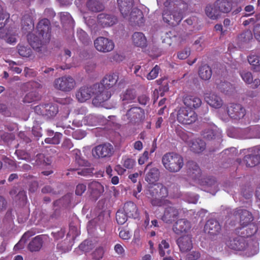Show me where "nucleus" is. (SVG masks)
I'll return each instance as SVG.
<instances>
[{
  "label": "nucleus",
  "instance_id": "bf43d9fd",
  "mask_svg": "<svg viewBox=\"0 0 260 260\" xmlns=\"http://www.w3.org/2000/svg\"><path fill=\"white\" fill-rule=\"evenodd\" d=\"M86 190V186L83 183H80L76 186L75 193L77 196H81L85 192Z\"/></svg>",
  "mask_w": 260,
  "mask_h": 260
},
{
  "label": "nucleus",
  "instance_id": "a211bd4d",
  "mask_svg": "<svg viewBox=\"0 0 260 260\" xmlns=\"http://www.w3.org/2000/svg\"><path fill=\"white\" fill-rule=\"evenodd\" d=\"M177 243L182 252H186L192 248L191 237L190 235L186 234L178 239Z\"/></svg>",
  "mask_w": 260,
  "mask_h": 260
},
{
  "label": "nucleus",
  "instance_id": "13d9d810",
  "mask_svg": "<svg viewBox=\"0 0 260 260\" xmlns=\"http://www.w3.org/2000/svg\"><path fill=\"white\" fill-rule=\"evenodd\" d=\"M104 249L102 247L96 249L92 253V257L96 260H99L102 258L104 255Z\"/></svg>",
  "mask_w": 260,
  "mask_h": 260
},
{
  "label": "nucleus",
  "instance_id": "423d86ee",
  "mask_svg": "<svg viewBox=\"0 0 260 260\" xmlns=\"http://www.w3.org/2000/svg\"><path fill=\"white\" fill-rule=\"evenodd\" d=\"M177 119L182 124H190L197 120V115L190 108L182 107L178 111Z\"/></svg>",
  "mask_w": 260,
  "mask_h": 260
},
{
  "label": "nucleus",
  "instance_id": "9b49d317",
  "mask_svg": "<svg viewBox=\"0 0 260 260\" xmlns=\"http://www.w3.org/2000/svg\"><path fill=\"white\" fill-rule=\"evenodd\" d=\"M144 117V112L140 108L133 107L130 109L123 116V119L125 122L132 124L140 122Z\"/></svg>",
  "mask_w": 260,
  "mask_h": 260
},
{
  "label": "nucleus",
  "instance_id": "49530a36",
  "mask_svg": "<svg viewBox=\"0 0 260 260\" xmlns=\"http://www.w3.org/2000/svg\"><path fill=\"white\" fill-rule=\"evenodd\" d=\"M62 135L59 133H56L52 138L45 139V142L48 144H58L60 143Z\"/></svg>",
  "mask_w": 260,
  "mask_h": 260
},
{
  "label": "nucleus",
  "instance_id": "20e7f679",
  "mask_svg": "<svg viewBox=\"0 0 260 260\" xmlns=\"http://www.w3.org/2000/svg\"><path fill=\"white\" fill-rule=\"evenodd\" d=\"M162 162L166 169L170 172H177L183 166L182 156L174 152L165 154L162 157Z\"/></svg>",
  "mask_w": 260,
  "mask_h": 260
},
{
  "label": "nucleus",
  "instance_id": "4c0bfd02",
  "mask_svg": "<svg viewBox=\"0 0 260 260\" xmlns=\"http://www.w3.org/2000/svg\"><path fill=\"white\" fill-rule=\"evenodd\" d=\"M135 91L133 89H127L121 95V99L124 104L132 102L136 98Z\"/></svg>",
  "mask_w": 260,
  "mask_h": 260
},
{
  "label": "nucleus",
  "instance_id": "8fccbe9b",
  "mask_svg": "<svg viewBox=\"0 0 260 260\" xmlns=\"http://www.w3.org/2000/svg\"><path fill=\"white\" fill-rule=\"evenodd\" d=\"M74 154L75 155V161L79 166L86 165L87 162L81 157V151L78 149L74 150Z\"/></svg>",
  "mask_w": 260,
  "mask_h": 260
},
{
  "label": "nucleus",
  "instance_id": "393cba45",
  "mask_svg": "<svg viewBox=\"0 0 260 260\" xmlns=\"http://www.w3.org/2000/svg\"><path fill=\"white\" fill-rule=\"evenodd\" d=\"M118 76L115 73L106 75L99 85L102 86L106 89H110L118 81Z\"/></svg>",
  "mask_w": 260,
  "mask_h": 260
},
{
  "label": "nucleus",
  "instance_id": "f03ea898",
  "mask_svg": "<svg viewBox=\"0 0 260 260\" xmlns=\"http://www.w3.org/2000/svg\"><path fill=\"white\" fill-rule=\"evenodd\" d=\"M117 4L120 13L125 20L139 25L143 23L142 12L136 8L132 9L133 0H117Z\"/></svg>",
  "mask_w": 260,
  "mask_h": 260
},
{
  "label": "nucleus",
  "instance_id": "f3484780",
  "mask_svg": "<svg viewBox=\"0 0 260 260\" xmlns=\"http://www.w3.org/2000/svg\"><path fill=\"white\" fill-rule=\"evenodd\" d=\"M191 228L190 223L185 219L177 220L173 226V231L177 235L187 234Z\"/></svg>",
  "mask_w": 260,
  "mask_h": 260
},
{
  "label": "nucleus",
  "instance_id": "4468645a",
  "mask_svg": "<svg viewBox=\"0 0 260 260\" xmlns=\"http://www.w3.org/2000/svg\"><path fill=\"white\" fill-rule=\"evenodd\" d=\"M152 162L149 163L145 168V171L146 172L145 180L150 185H154L157 184L156 182L158 180L159 178V171L156 168H149Z\"/></svg>",
  "mask_w": 260,
  "mask_h": 260
},
{
  "label": "nucleus",
  "instance_id": "c85d7f7f",
  "mask_svg": "<svg viewBox=\"0 0 260 260\" xmlns=\"http://www.w3.org/2000/svg\"><path fill=\"white\" fill-rule=\"evenodd\" d=\"M89 190L94 198H98L104 192V186L99 182L92 181L89 184Z\"/></svg>",
  "mask_w": 260,
  "mask_h": 260
},
{
  "label": "nucleus",
  "instance_id": "c9c22d12",
  "mask_svg": "<svg viewBox=\"0 0 260 260\" xmlns=\"http://www.w3.org/2000/svg\"><path fill=\"white\" fill-rule=\"evenodd\" d=\"M22 29L24 30L31 29L34 27V23L31 16L29 14L24 15L21 20Z\"/></svg>",
  "mask_w": 260,
  "mask_h": 260
},
{
  "label": "nucleus",
  "instance_id": "ddd939ff",
  "mask_svg": "<svg viewBox=\"0 0 260 260\" xmlns=\"http://www.w3.org/2000/svg\"><path fill=\"white\" fill-rule=\"evenodd\" d=\"M228 115L234 119L243 118L246 113L245 109L240 104H230L226 108Z\"/></svg>",
  "mask_w": 260,
  "mask_h": 260
},
{
  "label": "nucleus",
  "instance_id": "a18cd8bd",
  "mask_svg": "<svg viewBox=\"0 0 260 260\" xmlns=\"http://www.w3.org/2000/svg\"><path fill=\"white\" fill-rule=\"evenodd\" d=\"M249 63L253 66H255V70L258 72V70H260V57L256 55H250L248 58Z\"/></svg>",
  "mask_w": 260,
  "mask_h": 260
},
{
  "label": "nucleus",
  "instance_id": "aec40b11",
  "mask_svg": "<svg viewBox=\"0 0 260 260\" xmlns=\"http://www.w3.org/2000/svg\"><path fill=\"white\" fill-rule=\"evenodd\" d=\"M148 192L152 197L157 196L158 197L161 198L167 197L168 194L167 188L161 184H157L150 186L149 188Z\"/></svg>",
  "mask_w": 260,
  "mask_h": 260
},
{
  "label": "nucleus",
  "instance_id": "de8ad7c7",
  "mask_svg": "<svg viewBox=\"0 0 260 260\" xmlns=\"http://www.w3.org/2000/svg\"><path fill=\"white\" fill-rule=\"evenodd\" d=\"M127 217L128 216L123 211V210L118 211L116 214V220L119 224H124L126 221Z\"/></svg>",
  "mask_w": 260,
  "mask_h": 260
},
{
  "label": "nucleus",
  "instance_id": "2eb2a0df",
  "mask_svg": "<svg viewBox=\"0 0 260 260\" xmlns=\"http://www.w3.org/2000/svg\"><path fill=\"white\" fill-rule=\"evenodd\" d=\"M221 135V131L214 124L206 126L202 133L203 138L207 140L213 139H220Z\"/></svg>",
  "mask_w": 260,
  "mask_h": 260
},
{
  "label": "nucleus",
  "instance_id": "412c9836",
  "mask_svg": "<svg viewBox=\"0 0 260 260\" xmlns=\"http://www.w3.org/2000/svg\"><path fill=\"white\" fill-rule=\"evenodd\" d=\"M179 215V211L172 206L166 208L162 220L167 222L171 223L174 221Z\"/></svg>",
  "mask_w": 260,
  "mask_h": 260
},
{
  "label": "nucleus",
  "instance_id": "6e6d98bb",
  "mask_svg": "<svg viewBox=\"0 0 260 260\" xmlns=\"http://www.w3.org/2000/svg\"><path fill=\"white\" fill-rule=\"evenodd\" d=\"M61 21L63 23H71L72 22V18L68 12H61L60 13Z\"/></svg>",
  "mask_w": 260,
  "mask_h": 260
},
{
  "label": "nucleus",
  "instance_id": "09e8293b",
  "mask_svg": "<svg viewBox=\"0 0 260 260\" xmlns=\"http://www.w3.org/2000/svg\"><path fill=\"white\" fill-rule=\"evenodd\" d=\"M77 34L78 38L83 43H87L90 41V39L88 35L83 30L81 29H78L77 30Z\"/></svg>",
  "mask_w": 260,
  "mask_h": 260
},
{
  "label": "nucleus",
  "instance_id": "b1692460",
  "mask_svg": "<svg viewBox=\"0 0 260 260\" xmlns=\"http://www.w3.org/2000/svg\"><path fill=\"white\" fill-rule=\"evenodd\" d=\"M226 244L230 248L236 250H243L247 247L245 240L242 237H237L233 240H230Z\"/></svg>",
  "mask_w": 260,
  "mask_h": 260
},
{
  "label": "nucleus",
  "instance_id": "4be33fe9",
  "mask_svg": "<svg viewBox=\"0 0 260 260\" xmlns=\"http://www.w3.org/2000/svg\"><path fill=\"white\" fill-rule=\"evenodd\" d=\"M205 100L208 104L215 108H219L223 105L221 99L214 93H207Z\"/></svg>",
  "mask_w": 260,
  "mask_h": 260
},
{
  "label": "nucleus",
  "instance_id": "37998d69",
  "mask_svg": "<svg viewBox=\"0 0 260 260\" xmlns=\"http://www.w3.org/2000/svg\"><path fill=\"white\" fill-rule=\"evenodd\" d=\"M218 89L225 94H230L234 90L233 86L229 82H221L218 84Z\"/></svg>",
  "mask_w": 260,
  "mask_h": 260
},
{
  "label": "nucleus",
  "instance_id": "58836bf2",
  "mask_svg": "<svg viewBox=\"0 0 260 260\" xmlns=\"http://www.w3.org/2000/svg\"><path fill=\"white\" fill-rule=\"evenodd\" d=\"M58 108L55 105L48 104L45 105V116L51 118L54 116L58 112Z\"/></svg>",
  "mask_w": 260,
  "mask_h": 260
},
{
  "label": "nucleus",
  "instance_id": "a878e982",
  "mask_svg": "<svg viewBox=\"0 0 260 260\" xmlns=\"http://www.w3.org/2000/svg\"><path fill=\"white\" fill-rule=\"evenodd\" d=\"M191 151L195 153H200L204 151L206 147L205 142L199 139H194L187 142Z\"/></svg>",
  "mask_w": 260,
  "mask_h": 260
},
{
  "label": "nucleus",
  "instance_id": "7c9ffc66",
  "mask_svg": "<svg viewBox=\"0 0 260 260\" xmlns=\"http://www.w3.org/2000/svg\"><path fill=\"white\" fill-rule=\"evenodd\" d=\"M184 104L188 108H199L202 104L201 99L194 96H186L184 99Z\"/></svg>",
  "mask_w": 260,
  "mask_h": 260
},
{
  "label": "nucleus",
  "instance_id": "6e6552de",
  "mask_svg": "<svg viewBox=\"0 0 260 260\" xmlns=\"http://www.w3.org/2000/svg\"><path fill=\"white\" fill-rule=\"evenodd\" d=\"M76 82L73 78L65 76L55 80L54 87L63 91H70L76 87Z\"/></svg>",
  "mask_w": 260,
  "mask_h": 260
},
{
  "label": "nucleus",
  "instance_id": "dca6fc26",
  "mask_svg": "<svg viewBox=\"0 0 260 260\" xmlns=\"http://www.w3.org/2000/svg\"><path fill=\"white\" fill-rule=\"evenodd\" d=\"M234 215L236 218H239L240 225L243 227L248 225L253 220L251 213L245 209H238L235 212Z\"/></svg>",
  "mask_w": 260,
  "mask_h": 260
},
{
  "label": "nucleus",
  "instance_id": "e2e57ef3",
  "mask_svg": "<svg viewBox=\"0 0 260 260\" xmlns=\"http://www.w3.org/2000/svg\"><path fill=\"white\" fill-rule=\"evenodd\" d=\"M253 32L255 38L260 42V24H256L254 26Z\"/></svg>",
  "mask_w": 260,
  "mask_h": 260
},
{
  "label": "nucleus",
  "instance_id": "473e14b6",
  "mask_svg": "<svg viewBox=\"0 0 260 260\" xmlns=\"http://www.w3.org/2000/svg\"><path fill=\"white\" fill-rule=\"evenodd\" d=\"M132 41L134 44L138 47H143L146 45V39L140 32H136L133 35Z\"/></svg>",
  "mask_w": 260,
  "mask_h": 260
},
{
  "label": "nucleus",
  "instance_id": "f8f14e48",
  "mask_svg": "<svg viewBox=\"0 0 260 260\" xmlns=\"http://www.w3.org/2000/svg\"><path fill=\"white\" fill-rule=\"evenodd\" d=\"M113 152V147L109 143L99 145L92 150V154L96 157H106L110 156Z\"/></svg>",
  "mask_w": 260,
  "mask_h": 260
},
{
  "label": "nucleus",
  "instance_id": "cd10ccee",
  "mask_svg": "<svg viewBox=\"0 0 260 260\" xmlns=\"http://www.w3.org/2000/svg\"><path fill=\"white\" fill-rule=\"evenodd\" d=\"M240 75L243 80L246 84H252V87L253 88H257L260 85V80L255 79L253 80V76L250 72L244 71L240 73Z\"/></svg>",
  "mask_w": 260,
  "mask_h": 260
},
{
  "label": "nucleus",
  "instance_id": "72a5a7b5",
  "mask_svg": "<svg viewBox=\"0 0 260 260\" xmlns=\"http://www.w3.org/2000/svg\"><path fill=\"white\" fill-rule=\"evenodd\" d=\"M212 70L209 66L206 64L201 66L199 71L200 77L204 80H208L211 77Z\"/></svg>",
  "mask_w": 260,
  "mask_h": 260
},
{
  "label": "nucleus",
  "instance_id": "1a4fd4ad",
  "mask_svg": "<svg viewBox=\"0 0 260 260\" xmlns=\"http://www.w3.org/2000/svg\"><path fill=\"white\" fill-rule=\"evenodd\" d=\"M248 154L245 155L243 163L249 167H252L260 162V148L254 147L247 150Z\"/></svg>",
  "mask_w": 260,
  "mask_h": 260
},
{
  "label": "nucleus",
  "instance_id": "774afa93",
  "mask_svg": "<svg viewBox=\"0 0 260 260\" xmlns=\"http://www.w3.org/2000/svg\"><path fill=\"white\" fill-rule=\"evenodd\" d=\"M119 237L123 240H128L131 238L130 233L125 230H121L119 232Z\"/></svg>",
  "mask_w": 260,
  "mask_h": 260
},
{
  "label": "nucleus",
  "instance_id": "9d476101",
  "mask_svg": "<svg viewBox=\"0 0 260 260\" xmlns=\"http://www.w3.org/2000/svg\"><path fill=\"white\" fill-rule=\"evenodd\" d=\"M94 46L98 51L103 53L112 51L115 46L112 40L103 37L97 38L94 41Z\"/></svg>",
  "mask_w": 260,
  "mask_h": 260
},
{
  "label": "nucleus",
  "instance_id": "5701e85b",
  "mask_svg": "<svg viewBox=\"0 0 260 260\" xmlns=\"http://www.w3.org/2000/svg\"><path fill=\"white\" fill-rule=\"evenodd\" d=\"M84 3L86 2V7L90 11L97 12L102 11L104 9V6L102 3H100L96 0H76L75 3Z\"/></svg>",
  "mask_w": 260,
  "mask_h": 260
},
{
  "label": "nucleus",
  "instance_id": "bb28decb",
  "mask_svg": "<svg viewBox=\"0 0 260 260\" xmlns=\"http://www.w3.org/2000/svg\"><path fill=\"white\" fill-rule=\"evenodd\" d=\"M220 229L221 226L218 222L213 219L209 220L204 227L205 232L211 235L217 234Z\"/></svg>",
  "mask_w": 260,
  "mask_h": 260
},
{
  "label": "nucleus",
  "instance_id": "2f4dec72",
  "mask_svg": "<svg viewBox=\"0 0 260 260\" xmlns=\"http://www.w3.org/2000/svg\"><path fill=\"white\" fill-rule=\"evenodd\" d=\"M215 8L218 10L219 13H227L232 10V6L226 0H217L215 3Z\"/></svg>",
  "mask_w": 260,
  "mask_h": 260
},
{
  "label": "nucleus",
  "instance_id": "79ce46f5",
  "mask_svg": "<svg viewBox=\"0 0 260 260\" xmlns=\"http://www.w3.org/2000/svg\"><path fill=\"white\" fill-rule=\"evenodd\" d=\"M17 48L19 54L22 57H28L31 54V50L28 45L19 44Z\"/></svg>",
  "mask_w": 260,
  "mask_h": 260
},
{
  "label": "nucleus",
  "instance_id": "f257e3e1",
  "mask_svg": "<svg viewBox=\"0 0 260 260\" xmlns=\"http://www.w3.org/2000/svg\"><path fill=\"white\" fill-rule=\"evenodd\" d=\"M162 18L169 23L172 19L178 24L183 18V12L187 9V4L182 0H166L164 4Z\"/></svg>",
  "mask_w": 260,
  "mask_h": 260
},
{
  "label": "nucleus",
  "instance_id": "39448f33",
  "mask_svg": "<svg viewBox=\"0 0 260 260\" xmlns=\"http://www.w3.org/2000/svg\"><path fill=\"white\" fill-rule=\"evenodd\" d=\"M117 19L115 16L110 14L101 13L97 17V24L91 26L92 33L96 34L101 28L112 26L116 23Z\"/></svg>",
  "mask_w": 260,
  "mask_h": 260
},
{
  "label": "nucleus",
  "instance_id": "3c124183",
  "mask_svg": "<svg viewBox=\"0 0 260 260\" xmlns=\"http://www.w3.org/2000/svg\"><path fill=\"white\" fill-rule=\"evenodd\" d=\"M159 71V67L157 65H156L147 75V79L149 80H151L156 78L158 76Z\"/></svg>",
  "mask_w": 260,
  "mask_h": 260
},
{
  "label": "nucleus",
  "instance_id": "864d4df0",
  "mask_svg": "<svg viewBox=\"0 0 260 260\" xmlns=\"http://www.w3.org/2000/svg\"><path fill=\"white\" fill-rule=\"evenodd\" d=\"M39 93L37 91H32L28 93L24 98V101L27 103H30L37 99Z\"/></svg>",
  "mask_w": 260,
  "mask_h": 260
},
{
  "label": "nucleus",
  "instance_id": "e433bc0d",
  "mask_svg": "<svg viewBox=\"0 0 260 260\" xmlns=\"http://www.w3.org/2000/svg\"><path fill=\"white\" fill-rule=\"evenodd\" d=\"M42 246V239L41 236H37L29 243L28 249L31 251H37L40 249Z\"/></svg>",
  "mask_w": 260,
  "mask_h": 260
},
{
  "label": "nucleus",
  "instance_id": "f704fd0d",
  "mask_svg": "<svg viewBox=\"0 0 260 260\" xmlns=\"http://www.w3.org/2000/svg\"><path fill=\"white\" fill-rule=\"evenodd\" d=\"M205 11L206 15L212 20L218 19L220 16L218 10L215 8V5L214 7L210 5H207L205 8Z\"/></svg>",
  "mask_w": 260,
  "mask_h": 260
},
{
  "label": "nucleus",
  "instance_id": "5fc2aeb1",
  "mask_svg": "<svg viewBox=\"0 0 260 260\" xmlns=\"http://www.w3.org/2000/svg\"><path fill=\"white\" fill-rule=\"evenodd\" d=\"M136 165L134 159L125 158L123 159V166L127 169H132Z\"/></svg>",
  "mask_w": 260,
  "mask_h": 260
},
{
  "label": "nucleus",
  "instance_id": "a19ab883",
  "mask_svg": "<svg viewBox=\"0 0 260 260\" xmlns=\"http://www.w3.org/2000/svg\"><path fill=\"white\" fill-rule=\"evenodd\" d=\"M170 245L166 240H162L159 244V253L161 256H164L166 255H169L171 250L169 248Z\"/></svg>",
  "mask_w": 260,
  "mask_h": 260
},
{
  "label": "nucleus",
  "instance_id": "7ed1b4c3",
  "mask_svg": "<svg viewBox=\"0 0 260 260\" xmlns=\"http://www.w3.org/2000/svg\"><path fill=\"white\" fill-rule=\"evenodd\" d=\"M37 30L39 36H36L34 34L27 35L28 41L30 45L35 49L40 48L42 45L41 39L48 40L50 37V22L47 19H43L38 23Z\"/></svg>",
  "mask_w": 260,
  "mask_h": 260
},
{
  "label": "nucleus",
  "instance_id": "338daca9",
  "mask_svg": "<svg viewBox=\"0 0 260 260\" xmlns=\"http://www.w3.org/2000/svg\"><path fill=\"white\" fill-rule=\"evenodd\" d=\"M190 54V50L185 49L180 52L178 54V57L180 59H186Z\"/></svg>",
  "mask_w": 260,
  "mask_h": 260
},
{
  "label": "nucleus",
  "instance_id": "c03bdc74",
  "mask_svg": "<svg viewBox=\"0 0 260 260\" xmlns=\"http://www.w3.org/2000/svg\"><path fill=\"white\" fill-rule=\"evenodd\" d=\"M147 194L148 195H149L148 198L151 199V203L153 206H161L170 204V202L168 200L160 199L158 198L159 197H158L157 196L152 197L149 194V192Z\"/></svg>",
  "mask_w": 260,
  "mask_h": 260
},
{
  "label": "nucleus",
  "instance_id": "0e129e2a",
  "mask_svg": "<svg viewBox=\"0 0 260 260\" xmlns=\"http://www.w3.org/2000/svg\"><path fill=\"white\" fill-rule=\"evenodd\" d=\"M35 112L38 115L45 116V105H40L34 108Z\"/></svg>",
  "mask_w": 260,
  "mask_h": 260
},
{
  "label": "nucleus",
  "instance_id": "052dcab7",
  "mask_svg": "<svg viewBox=\"0 0 260 260\" xmlns=\"http://www.w3.org/2000/svg\"><path fill=\"white\" fill-rule=\"evenodd\" d=\"M93 170L92 168H85L81 171H78V174L83 176H91L93 174Z\"/></svg>",
  "mask_w": 260,
  "mask_h": 260
},
{
  "label": "nucleus",
  "instance_id": "6ab92c4d",
  "mask_svg": "<svg viewBox=\"0 0 260 260\" xmlns=\"http://www.w3.org/2000/svg\"><path fill=\"white\" fill-rule=\"evenodd\" d=\"M93 86L81 87L76 93V98L78 101L80 102H84L89 100L92 95H93Z\"/></svg>",
  "mask_w": 260,
  "mask_h": 260
},
{
  "label": "nucleus",
  "instance_id": "603ef678",
  "mask_svg": "<svg viewBox=\"0 0 260 260\" xmlns=\"http://www.w3.org/2000/svg\"><path fill=\"white\" fill-rule=\"evenodd\" d=\"M0 37L3 38L7 43L12 44L16 42V39L15 35L7 34L6 36H4V34L3 32H0Z\"/></svg>",
  "mask_w": 260,
  "mask_h": 260
},
{
  "label": "nucleus",
  "instance_id": "4d7b16f0",
  "mask_svg": "<svg viewBox=\"0 0 260 260\" xmlns=\"http://www.w3.org/2000/svg\"><path fill=\"white\" fill-rule=\"evenodd\" d=\"M29 236V235L28 233H25L22 236V238L19 241V242L15 245V246H14V248L15 249H19L22 248L23 247V245L26 242L27 238H28Z\"/></svg>",
  "mask_w": 260,
  "mask_h": 260
},
{
  "label": "nucleus",
  "instance_id": "0eeeda50",
  "mask_svg": "<svg viewBox=\"0 0 260 260\" xmlns=\"http://www.w3.org/2000/svg\"><path fill=\"white\" fill-rule=\"evenodd\" d=\"M93 103L96 106L100 105L104 102L107 101L111 97V93L108 89L98 84L93 85Z\"/></svg>",
  "mask_w": 260,
  "mask_h": 260
},
{
  "label": "nucleus",
  "instance_id": "ea45409f",
  "mask_svg": "<svg viewBox=\"0 0 260 260\" xmlns=\"http://www.w3.org/2000/svg\"><path fill=\"white\" fill-rule=\"evenodd\" d=\"M207 187V191L210 192H215L217 190V183L214 178L207 179L205 182L202 183Z\"/></svg>",
  "mask_w": 260,
  "mask_h": 260
},
{
  "label": "nucleus",
  "instance_id": "c756f323",
  "mask_svg": "<svg viewBox=\"0 0 260 260\" xmlns=\"http://www.w3.org/2000/svg\"><path fill=\"white\" fill-rule=\"evenodd\" d=\"M129 217L136 218L138 217V209L136 205L129 202L124 205L123 211Z\"/></svg>",
  "mask_w": 260,
  "mask_h": 260
},
{
  "label": "nucleus",
  "instance_id": "69168bd1",
  "mask_svg": "<svg viewBox=\"0 0 260 260\" xmlns=\"http://www.w3.org/2000/svg\"><path fill=\"white\" fill-rule=\"evenodd\" d=\"M143 174V172L140 171L134 174L129 175L128 178L133 182L136 183L137 181V178Z\"/></svg>",
  "mask_w": 260,
  "mask_h": 260
},
{
  "label": "nucleus",
  "instance_id": "680f3d73",
  "mask_svg": "<svg viewBox=\"0 0 260 260\" xmlns=\"http://www.w3.org/2000/svg\"><path fill=\"white\" fill-rule=\"evenodd\" d=\"M149 158V153L147 151H145L143 154L140 156L138 159V164L140 165H143Z\"/></svg>",
  "mask_w": 260,
  "mask_h": 260
}]
</instances>
